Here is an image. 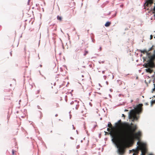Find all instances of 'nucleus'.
Wrapping results in <instances>:
<instances>
[{
	"mask_svg": "<svg viewBox=\"0 0 155 155\" xmlns=\"http://www.w3.org/2000/svg\"><path fill=\"white\" fill-rule=\"evenodd\" d=\"M111 23L109 21L107 22L105 24V26L106 27H108L111 24Z\"/></svg>",
	"mask_w": 155,
	"mask_h": 155,
	"instance_id": "obj_8",
	"label": "nucleus"
},
{
	"mask_svg": "<svg viewBox=\"0 0 155 155\" xmlns=\"http://www.w3.org/2000/svg\"><path fill=\"white\" fill-rule=\"evenodd\" d=\"M128 111V110L125 109V110H124V111H125V112H126V111Z\"/></svg>",
	"mask_w": 155,
	"mask_h": 155,
	"instance_id": "obj_23",
	"label": "nucleus"
},
{
	"mask_svg": "<svg viewBox=\"0 0 155 155\" xmlns=\"http://www.w3.org/2000/svg\"><path fill=\"white\" fill-rule=\"evenodd\" d=\"M140 51L141 52V53H143V54H144L145 53H147L148 54H149V53L148 52V51H147L146 50H141Z\"/></svg>",
	"mask_w": 155,
	"mask_h": 155,
	"instance_id": "obj_9",
	"label": "nucleus"
},
{
	"mask_svg": "<svg viewBox=\"0 0 155 155\" xmlns=\"http://www.w3.org/2000/svg\"><path fill=\"white\" fill-rule=\"evenodd\" d=\"M88 53V52L86 50H85L84 51V56H86Z\"/></svg>",
	"mask_w": 155,
	"mask_h": 155,
	"instance_id": "obj_13",
	"label": "nucleus"
},
{
	"mask_svg": "<svg viewBox=\"0 0 155 155\" xmlns=\"http://www.w3.org/2000/svg\"><path fill=\"white\" fill-rule=\"evenodd\" d=\"M72 126L73 127V129H75V128H74V126H73V125H72Z\"/></svg>",
	"mask_w": 155,
	"mask_h": 155,
	"instance_id": "obj_26",
	"label": "nucleus"
},
{
	"mask_svg": "<svg viewBox=\"0 0 155 155\" xmlns=\"http://www.w3.org/2000/svg\"><path fill=\"white\" fill-rule=\"evenodd\" d=\"M153 3V0H147L146 1L144 5V8L148 9L146 8V7L150 6Z\"/></svg>",
	"mask_w": 155,
	"mask_h": 155,
	"instance_id": "obj_6",
	"label": "nucleus"
},
{
	"mask_svg": "<svg viewBox=\"0 0 155 155\" xmlns=\"http://www.w3.org/2000/svg\"><path fill=\"white\" fill-rule=\"evenodd\" d=\"M154 38H155V37H154Z\"/></svg>",
	"mask_w": 155,
	"mask_h": 155,
	"instance_id": "obj_31",
	"label": "nucleus"
},
{
	"mask_svg": "<svg viewBox=\"0 0 155 155\" xmlns=\"http://www.w3.org/2000/svg\"><path fill=\"white\" fill-rule=\"evenodd\" d=\"M107 130L108 131H110V129L109 128H107Z\"/></svg>",
	"mask_w": 155,
	"mask_h": 155,
	"instance_id": "obj_21",
	"label": "nucleus"
},
{
	"mask_svg": "<svg viewBox=\"0 0 155 155\" xmlns=\"http://www.w3.org/2000/svg\"><path fill=\"white\" fill-rule=\"evenodd\" d=\"M142 154L141 155H145L146 152L144 151H141Z\"/></svg>",
	"mask_w": 155,
	"mask_h": 155,
	"instance_id": "obj_15",
	"label": "nucleus"
},
{
	"mask_svg": "<svg viewBox=\"0 0 155 155\" xmlns=\"http://www.w3.org/2000/svg\"><path fill=\"white\" fill-rule=\"evenodd\" d=\"M57 19L60 21H61L62 20V17L61 16L58 15L57 17Z\"/></svg>",
	"mask_w": 155,
	"mask_h": 155,
	"instance_id": "obj_11",
	"label": "nucleus"
},
{
	"mask_svg": "<svg viewBox=\"0 0 155 155\" xmlns=\"http://www.w3.org/2000/svg\"><path fill=\"white\" fill-rule=\"evenodd\" d=\"M108 126L111 129H113L111 123L109 122L108 124Z\"/></svg>",
	"mask_w": 155,
	"mask_h": 155,
	"instance_id": "obj_12",
	"label": "nucleus"
},
{
	"mask_svg": "<svg viewBox=\"0 0 155 155\" xmlns=\"http://www.w3.org/2000/svg\"><path fill=\"white\" fill-rule=\"evenodd\" d=\"M155 102L154 101H152L151 103L153 104V103H155Z\"/></svg>",
	"mask_w": 155,
	"mask_h": 155,
	"instance_id": "obj_22",
	"label": "nucleus"
},
{
	"mask_svg": "<svg viewBox=\"0 0 155 155\" xmlns=\"http://www.w3.org/2000/svg\"><path fill=\"white\" fill-rule=\"evenodd\" d=\"M143 105L142 104H139L134 110H131L129 113V118L132 119L133 121L137 120L138 117L137 116L136 114H139L142 112Z\"/></svg>",
	"mask_w": 155,
	"mask_h": 155,
	"instance_id": "obj_4",
	"label": "nucleus"
},
{
	"mask_svg": "<svg viewBox=\"0 0 155 155\" xmlns=\"http://www.w3.org/2000/svg\"><path fill=\"white\" fill-rule=\"evenodd\" d=\"M146 70L147 72L150 73H152L153 71V70L151 69L150 68H148L147 69H146Z\"/></svg>",
	"mask_w": 155,
	"mask_h": 155,
	"instance_id": "obj_10",
	"label": "nucleus"
},
{
	"mask_svg": "<svg viewBox=\"0 0 155 155\" xmlns=\"http://www.w3.org/2000/svg\"><path fill=\"white\" fill-rule=\"evenodd\" d=\"M131 130L130 131V133H129L128 136L127 140L129 142L130 141L133 140L135 139H139L141 136V133L140 131H138L136 133H135L137 129V127L136 125H133L131 124Z\"/></svg>",
	"mask_w": 155,
	"mask_h": 155,
	"instance_id": "obj_3",
	"label": "nucleus"
},
{
	"mask_svg": "<svg viewBox=\"0 0 155 155\" xmlns=\"http://www.w3.org/2000/svg\"><path fill=\"white\" fill-rule=\"evenodd\" d=\"M145 67H146V68H147V65L145 66Z\"/></svg>",
	"mask_w": 155,
	"mask_h": 155,
	"instance_id": "obj_28",
	"label": "nucleus"
},
{
	"mask_svg": "<svg viewBox=\"0 0 155 155\" xmlns=\"http://www.w3.org/2000/svg\"><path fill=\"white\" fill-rule=\"evenodd\" d=\"M71 139H73V138H71Z\"/></svg>",
	"mask_w": 155,
	"mask_h": 155,
	"instance_id": "obj_30",
	"label": "nucleus"
},
{
	"mask_svg": "<svg viewBox=\"0 0 155 155\" xmlns=\"http://www.w3.org/2000/svg\"><path fill=\"white\" fill-rule=\"evenodd\" d=\"M149 155H152V154H149Z\"/></svg>",
	"mask_w": 155,
	"mask_h": 155,
	"instance_id": "obj_29",
	"label": "nucleus"
},
{
	"mask_svg": "<svg viewBox=\"0 0 155 155\" xmlns=\"http://www.w3.org/2000/svg\"><path fill=\"white\" fill-rule=\"evenodd\" d=\"M122 117H124V118H125V116L124 115V114H122Z\"/></svg>",
	"mask_w": 155,
	"mask_h": 155,
	"instance_id": "obj_20",
	"label": "nucleus"
},
{
	"mask_svg": "<svg viewBox=\"0 0 155 155\" xmlns=\"http://www.w3.org/2000/svg\"><path fill=\"white\" fill-rule=\"evenodd\" d=\"M141 147V151H144L146 152L147 150L145 147L143 145H142Z\"/></svg>",
	"mask_w": 155,
	"mask_h": 155,
	"instance_id": "obj_7",
	"label": "nucleus"
},
{
	"mask_svg": "<svg viewBox=\"0 0 155 155\" xmlns=\"http://www.w3.org/2000/svg\"><path fill=\"white\" fill-rule=\"evenodd\" d=\"M79 107V105H76V109H78Z\"/></svg>",
	"mask_w": 155,
	"mask_h": 155,
	"instance_id": "obj_18",
	"label": "nucleus"
},
{
	"mask_svg": "<svg viewBox=\"0 0 155 155\" xmlns=\"http://www.w3.org/2000/svg\"><path fill=\"white\" fill-rule=\"evenodd\" d=\"M131 125L127 122H122L120 120L115 124V127L118 128L112 130L109 134L112 137L127 136L132 130Z\"/></svg>",
	"mask_w": 155,
	"mask_h": 155,
	"instance_id": "obj_1",
	"label": "nucleus"
},
{
	"mask_svg": "<svg viewBox=\"0 0 155 155\" xmlns=\"http://www.w3.org/2000/svg\"><path fill=\"white\" fill-rule=\"evenodd\" d=\"M127 136L112 137L113 142L116 144L118 148V151L120 154H123L124 153V148L128 146L129 142L127 140Z\"/></svg>",
	"mask_w": 155,
	"mask_h": 155,
	"instance_id": "obj_2",
	"label": "nucleus"
},
{
	"mask_svg": "<svg viewBox=\"0 0 155 155\" xmlns=\"http://www.w3.org/2000/svg\"><path fill=\"white\" fill-rule=\"evenodd\" d=\"M149 59L148 60L149 63L147 64H148V66L151 67L153 66V62L155 59V54L152 56H149Z\"/></svg>",
	"mask_w": 155,
	"mask_h": 155,
	"instance_id": "obj_5",
	"label": "nucleus"
},
{
	"mask_svg": "<svg viewBox=\"0 0 155 155\" xmlns=\"http://www.w3.org/2000/svg\"><path fill=\"white\" fill-rule=\"evenodd\" d=\"M155 90V87L153 89V91H154Z\"/></svg>",
	"mask_w": 155,
	"mask_h": 155,
	"instance_id": "obj_24",
	"label": "nucleus"
},
{
	"mask_svg": "<svg viewBox=\"0 0 155 155\" xmlns=\"http://www.w3.org/2000/svg\"><path fill=\"white\" fill-rule=\"evenodd\" d=\"M138 152L136 151V152L134 153L133 154V155H136L138 154Z\"/></svg>",
	"mask_w": 155,
	"mask_h": 155,
	"instance_id": "obj_16",
	"label": "nucleus"
},
{
	"mask_svg": "<svg viewBox=\"0 0 155 155\" xmlns=\"http://www.w3.org/2000/svg\"><path fill=\"white\" fill-rule=\"evenodd\" d=\"M58 114H56L55 115V116L56 117H57V116H58Z\"/></svg>",
	"mask_w": 155,
	"mask_h": 155,
	"instance_id": "obj_25",
	"label": "nucleus"
},
{
	"mask_svg": "<svg viewBox=\"0 0 155 155\" xmlns=\"http://www.w3.org/2000/svg\"><path fill=\"white\" fill-rule=\"evenodd\" d=\"M16 151H15L14 150H12V155H14L15 154H16Z\"/></svg>",
	"mask_w": 155,
	"mask_h": 155,
	"instance_id": "obj_14",
	"label": "nucleus"
},
{
	"mask_svg": "<svg viewBox=\"0 0 155 155\" xmlns=\"http://www.w3.org/2000/svg\"><path fill=\"white\" fill-rule=\"evenodd\" d=\"M81 76H82V77H84V76L83 75H82Z\"/></svg>",
	"mask_w": 155,
	"mask_h": 155,
	"instance_id": "obj_27",
	"label": "nucleus"
},
{
	"mask_svg": "<svg viewBox=\"0 0 155 155\" xmlns=\"http://www.w3.org/2000/svg\"><path fill=\"white\" fill-rule=\"evenodd\" d=\"M153 35H150V39L151 40V39H152V38H153Z\"/></svg>",
	"mask_w": 155,
	"mask_h": 155,
	"instance_id": "obj_19",
	"label": "nucleus"
},
{
	"mask_svg": "<svg viewBox=\"0 0 155 155\" xmlns=\"http://www.w3.org/2000/svg\"><path fill=\"white\" fill-rule=\"evenodd\" d=\"M153 49V46H152L150 48H149L148 51H150L151 50Z\"/></svg>",
	"mask_w": 155,
	"mask_h": 155,
	"instance_id": "obj_17",
	"label": "nucleus"
}]
</instances>
